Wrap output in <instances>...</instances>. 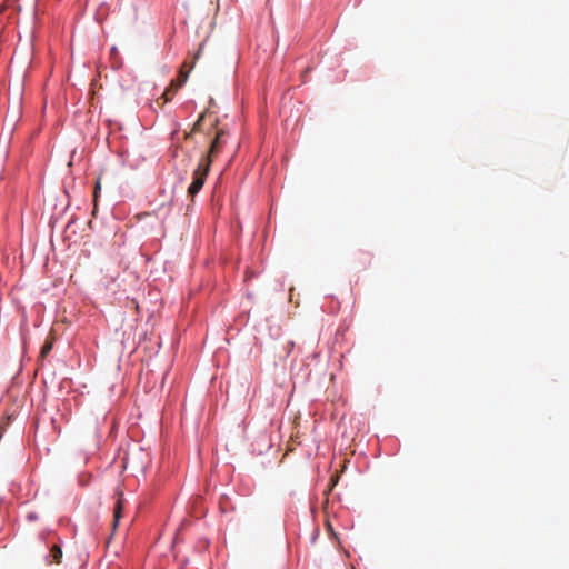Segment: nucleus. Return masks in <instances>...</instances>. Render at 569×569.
Listing matches in <instances>:
<instances>
[{
	"label": "nucleus",
	"mask_w": 569,
	"mask_h": 569,
	"mask_svg": "<svg viewBox=\"0 0 569 569\" xmlns=\"http://www.w3.org/2000/svg\"><path fill=\"white\" fill-rule=\"evenodd\" d=\"M218 118L213 117L209 111H204L200 114L198 120L194 122L191 131L184 133V139H192L197 132H204L210 136L213 133L209 150L203 156L196 170L193 171L192 182L188 188V194L193 198L203 187L207 176L209 174L212 159L220 152L221 148L226 142L227 131L223 128H218Z\"/></svg>",
	"instance_id": "nucleus-1"
},
{
	"label": "nucleus",
	"mask_w": 569,
	"mask_h": 569,
	"mask_svg": "<svg viewBox=\"0 0 569 569\" xmlns=\"http://www.w3.org/2000/svg\"><path fill=\"white\" fill-rule=\"evenodd\" d=\"M187 78H188V73H184L182 70L180 71V77L179 79L177 80H172L171 81V84H170V88L167 89L163 94H162V98L164 100V102H168L172 99V96L177 92V90L187 81Z\"/></svg>",
	"instance_id": "nucleus-2"
},
{
	"label": "nucleus",
	"mask_w": 569,
	"mask_h": 569,
	"mask_svg": "<svg viewBox=\"0 0 569 569\" xmlns=\"http://www.w3.org/2000/svg\"><path fill=\"white\" fill-rule=\"evenodd\" d=\"M123 503H124L123 493L122 492H118V499H117V502H116V506H114V509H113V521H112V529L113 530L117 528V526L119 523V520L122 517Z\"/></svg>",
	"instance_id": "nucleus-3"
},
{
	"label": "nucleus",
	"mask_w": 569,
	"mask_h": 569,
	"mask_svg": "<svg viewBox=\"0 0 569 569\" xmlns=\"http://www.w3.org/2000/svg\"><path fill=\"white\" fill-rule=\"evenodd\" d=\"M50 562L60 563L62 558V550L58 545L52 546L50 550Z\"/></svg>",
	"instance_id": "nucleus-4"
},
{
	"label": "nucleus",
	"mask_w": 569,
	"mask_h": 569,
	"mask_svg": "<svg viewBox=\"0 0 569 569\" xmlns=\"http://www.w3.org/2000/svg\"><path fill=\"white\" fill-rule=\"evenodd\" d=\"M52 346H53L52 341L47 340L41 348L40 357L46 358L47 355L52 350Z\"/></svg>",
	"instance_id": "nucleus-5"
},
{
	"label": "nucleus",
	"mask_w": 569,
	"mask_h": 569,
	"mask_svg": "<svg viewBox=\"0 0 569 569\" xmlns=\"http://www.w3.org/2000/svg\"><path fill=\"white\" fill-rule=\"evenodd\" d=\"M100 189H101V183H100V179H98L96 181V186H94V190H93L94 206H97V199L99 197Z\"/></svg>",
	"instance_id": "nucleus-6"
}]
</instances>
